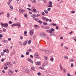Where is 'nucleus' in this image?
Masks as SVG:
<instances>
[{"label":"nucleus","instance_id":"obj_1","mask_svg":"<svg viewBox=\"0 0 76 76\" xmlns=\"http://www.w3.org/2000/svg\"><path fill=\"white\" fill-rule=\"evenodd\" d=\"M1 26L2 27H4V28H7L8 26V23H5L4 24H3V23H1Z\"/></svg>","mask_w":76,"mask_h":76},{"label":"nucleus","instance_id":"obj_2","mask_svg":"<svg viewBox=\"0 0 76 76\" xmlns=\"http://www.w3.org/2000/svg\"><path fill=\"white\" fill-rule=\"evenodd\" d=\"M33 29H31L30 30L29 34L30 36H32L34 34Z\"/></svg>","mask_w":76,"mask_h":76},{"label":"nucleus","instance_id":"obj_3","mask_svg":"<svg viewBox=\"0 0 76 76\" xmlns=\"http://www.w3.org/2000/svg\"><path fill=\"white\" fill-rule=\"evenodd\" d=\"M40 36L41 37H42V38H45V37H46L45 34L43 32L41 33Z\"/></svg>","mask_w":76,"mask_h":76},{"label":"nucleus","instance_id":"obj_4","mask_svg":"<svg viewBox=\"0 0 76 76\" xmlns=\"http://www.w3.org/2000/svg\"><path fill=\"white\" fill-rule=\"evenodd\" d=\"M59 67H60V69L61 70H63V72H66V70H64V69H63V67L62 66H61V64H60L59 65Z\"/></svg>","mask_w":76,"mask_h":76},{"label":"nucleus","instance_id":"obj_5","mask_svg":"<svg viewBox=\"0 0 76 76\" xmlns=\"http://www.w3.org/2000/svg\"><path fill=\"white\" fill-rule=\"evenodd\" d=\"M19 10L20 13H23V12H25V10H23L22 8H20V9H19Z\"/></svg>","mask_w":76,"mask_h":76},{"label":"nucleus","instance_id":"obj_6","mask_svg":"<svg viewBox=\"0 0 76 76\" xmlns=\"http://www.w3.org/2000/svg\"><path fill=\"white\" fill-rule=\"evenodd\" d=\"M12 73H13L12 71L11 70H9V72H8V74H9V75H12Z\"/></svg>","mask_w":76,"mask_h":76},{"label":"nucleus","instance_id":"obj_7","mask_svg":"<svg viewBox=\"0 0 76 76\" xmlns=\"http://www.w3.org/2000/svg\"><path fill=\"white\" fill-rule=\"evenodd\" d=\"M25 71L26 73H28L29 72V69H28V68H26L25 69Z\"/></svg>","mask_w":76,"mask_h":76},{"label":"nucleus","instance_id":"obj_8","mask_svg":"<svg viewBox=\"0 0 76 76\" xmlns=\"http://www.w3.org/2000/svg\"><path fill=\"white\" fill-rule=\"evenodd\" d=\"M9 64H10V62H7L4 65V66L6 67V66H7V65H9Z\"/></svg>","mask_w":76,"mask_h":76},{"label":"nucleus","instance_id":"obj_9","mask_svg":"<svg viewBox=\"0 0 76 76\" xmlns=\"http://www.w3.org/2000/svg\"><path fill=\"white\" fill-rule=\"evenodd\" d=\"M51 52V51L50 50H47L45 51V53L46 54H49Z\"/></svg>","mask_w":76,"mask_h":76},{"label":"nucleus","instance_id":"obj_10","mask_svg":"<svg viewBox=\"0 0 76 76\" xmlns=\"http://www.w3.org/2000/svg\"><path fill=\"white\" fill-rule=\"evenodd\" d=\"M51 30L49 31V33H53L54 31V29L53 28H50Z\"/></svg>","mask_w":76,"mask_h":76},{"label":"nucleus","instance_id":"obj_11","mask_svg":"<svg viewBox=\"0 0 76 76\" xmlns=\"http://www.w3.org/2000/svg\"><path fill=\"white\" fill-rule=\"evenodd\" d=\"M28 42V40H26V41L24 42L23 43V45L25 46L26 45V44L27 43V42Z\"/></svg>","mask_w":76,"mask_h":76},{"label":"nucleus","instance_id":"obj_12","mask_svg":"<svg viewBox=\"0 0 76 76\" xmlns=\"http://www.w3.org/2000/svg\"><path fill=\"white\" fill-rule=\"evenodd\" d=\"M34 57L35 58H38V57H39V56L38 55V54L37 53H35L34 54Z\"/></svg>","mask_w":76,"mask_h":76},{"label":"nucleus","instance_id":"obj_13","mask_svg":"<svg viewBox=\"0 0 76 76\" xmlns=\"http://www.w3.org/2000/svg\"><path fill=\"white\" fill-rule=\"evenodd\" d=\"M35 64L36 65H40L41 63H40V61H38L37 62H36Z\"/></svg>","mask_w":76,"mask_h":76},{"label":"nucleus","instance_id":"obj_14","mask_svg":"<svg viewBox=\"0 0 76 76\" xmlns=\"http://www.w3.org/2000/svg\"><path fill=\"white\" fill-rule=\"evenodd\" d=\"M48 64V63L47 62V61H45L44 63V64L42 65V66H43V67H44V66H45V65L47 64Z\"/></svg>","mask_w":76,"mask_h":76},{"label":"nucleus","instance_id":"obj_15","mask_svg":"<svg viewBox=\"0 0 76 76\" xmlns=\"http://www.w3.org/2000/svg\"><path fill=\"white\" fill-rule=\"evenodd\" d=\"M7 18H9L10 17V13H7Z\"/></svg>","mask_w":76,"mask_h":76},{"label":"nucleus","instance_id":"obj_16","mask_svg":"<svg viewBox=\"0 0 76 76\" xmlns=\"http://www.w3.org/2000/svg\"><path fill=\"white\" fill-rule=\"evenodd\" d=\"M15 26H21L19 24V23H16L15 24Z\"/></svg>","mask_w":76,"mask_h":76},{"label":"nucleus","instance_id":"obj_17","mask_svg":"<svg viewBox=\"0 0 76 76\" xmlns=\"http://www.w3.org/2000/svg\"><path fill=\"white\" fill-rule=\"evenodd\" d=\"M31 12H37V10H36V9H33V11H31Z\"/></svg>","mask_w":76,"mask_h":76},{"label":"nucleus","instance_id":"obj_18","mask_svg":"<svg viewBox=\"0 0 76 76\" xmlns=\"http://www.w3.org/2000/svg\"><path fill=\"white\" fill-rule=\"evenodd\" d=\"M44 12L45 13H46V14H48V11L47 10H44Z\"/></svg>","mask_w":76,"mask_h":76},{"label":"nucleus","instance_id":"obj_19","mask_svg":"<svg viewBox=\"0 0 76 76\" xmlns=\"http://www.w3.org/2000/svg\"><path fill=\"white\" fill-rule=\"evenodd\" d=\"M16 0L17 1L18 4H20V0Z\"/></svg>","mask_w":76,"mask_h":76},{"label":"nucleus","instance_id":"obj_20","mask_svg":"<svg viewBox=\"0 0 76 76\" xmlns=\"http://www.w3.org/2000/svg\"><path fill=\"white\" fill-rule=\"evenodd\" d=\"M50 60L51 61H54V58L53 57H52L50 58Z\"/></svg>","mask_w":76,"mask_h":76},{"label":"nucleus","instance_id":"obj_21","mask_svg":"<svg viewBox=\"0 0 76 76\" xmlns=\"http://www.w3.org/2000/svg\"><path fill=\"white\" fill-rule=\"evenodd\" d=\"M33 19H34L35 20H36V21L38 20V18H33Z\"/></svg>","mask_w":76,"mask_h":76},{"label":"nucleus","instance_id":"obj_22","mask_svg":"<svg viewBox=\"0 0 76 76\" xmlns=\"http://www.w3.org/2000/svg\"><path fill=\"white\" fill-rule=\"evenodd\" d=\"M42 18L43 20H46V17H43Z\"/></svg>","mask_w":76,"mask_h":76},{"label":"nucleus","instance_id":"obj_23","mask_svg":"<svg viewBox=\"0 0 76 76\" xmlns=\"http://www.w3.org/2000/svg\"><path fill=\"white\" fill-rule=\"evenodd\" d=\"M44 58H45V60H47L48 58V57L47 56H44Z\"/></svg>","mask_w":76,"mask_h":76},{"label":"nucleus","instance_id":"obj_24","mask_svg":"<svg viewBox=\"0 0 76 76\" xmlns=\"http://www.w3.org/2000/svg\"><path fill=\"white\" fill-rule=\"evenodd\" d=\"M32 3H36V1L35 0H31Z\"/></svg>","mask_w":76,"mask_h":76},{"label":"nucleus","instance_id":"obj_25","mask_svg":"<svg viewBox=\"0 0 76 76\" xmlns=\"http://www.w3.org/2000/svg\"><path fill=\"white\" fill-rule=\"evenodd\" d=\"M1 56H3L4 55V53H3V52H1Z\"/></svg>","mask_w":76,"mask_h":76},{"label":"nucleus","instance_id":"obj_26","mask_svg":"<svg viewBox=\"0 0 76 76\" xmlns=\"http://www.w3.org/2000/svg\"><path fill=\"white\" fill-rule=\"evenodd\" d=\"M53 7V5L52 4H50L48 6V7Z\"/></svg>","mask_w":76,"mask_h":76},{"label":"nucleus","instance_id":"obj_27","mask_svg":"<svg viewBox=\"0 0 76 76\" xmlns=\"http://www.w3.org/2000/svg\"><path fill=\"white\" fill-rule=\"evenodd\" d=\"M24 16L25 18H27V17H28V15L27 14H25Z\"/></svg>","mask_w":76,"mask_h":76},{"label":"nucleus","instance_id":"obj_28","mask_svg":"<svg viewBox=\"0 0 76 76\" xmlns=\"http://www.w3.org/2000/svg\"><path fill=\"white\" fill-rule=\"evenodd\" d=\"M3 42H4V43H7V41L5 40H3Z\"/></svg>","mask_w":76,"mask_h":76},{"label":"nucleus","instance_id":"obj_29","mask_svg":"<svg viewBox=\"0 0 76 76\" xmlns=\"http://www.w3.org/2000/svg\"><path fill=\"white\" fill-rule=\"evenodd\" d=\"M41 15L40 14H37V15H36L35 17H38V16H40Z\"/></svg>","mask_w":76,"mask_h":76},{"label":"nucleus","instance_id":"obj_30","mask_svg":"<svg viewBox=\"0 0 76 76\" xmlns=\"http://www.w3.org/2000/svg\"><path fill=\"white\" fill-rule=\"evenodd\" d=\"M27 60H28V61H30L31 60V59L30 58H27Z\"/></svg>","mask_w":76,"mask_h":76},{"label":"nucleus","instance_id":"obj_31","mask_svg":"<svg viewBox=\"0 0 76 76\" xmlns=\"http://www.w3.org/2000/svg\"><path fill=\"white\" fill-rule=\"evenodd\" d=\"M31 40H29L28 42V44H31Z\"/></svg>","mask_w":76,"mask_h":76},{"label":"nucleus","instance_id":"obj_32","mask_svg":"<svg viewBox=\"0 0 76 76\" xmlns=\"http://www.w3.org/2000/svg\"><path fill=\"white\" fill-rule=\"evenodd\" d=\"M38 22H39V23H40L41 24V23H42V21H41V20H39L38 21Z\"/></svg>","mask_w":76,"mask_h":76},{"label":"nucleus","instance_id":"obj_33","mask_svg":"<svg viewBox=\"0 0 76 76\" xmlns=\"http://www.w3.org/2000/svg\"><path fill=\"white\" fill-rule=\"evenodd\" d=\"M74 60H73V59H70L69 60L70 61H71V62H72Z\"/></svg>","mask_w":76,"mask_h":76},{"label":"nucleus","instance_id":"obj_34","mask_svg":"<svg viewBox=\"0 0 76 76\" xmlns=\"http://www.w3.org/2000/svg\"><path fill=\"white\" fill-rule=\"evenodd\" d=\"M20 39H23V36H20Z\"/></svg>","mask_w":76,"mask_h":76},{"label":"nucleus","instance_id":"obj_35","mask_svg":"<svg viewBox=\"0 0 76 76\" xmlns=\"http://www.w3.org/2000/svg\"><path fill=\"white\" fill-rule=\"evenodd\" d=\"M6 50H7V51H6V52L7 53H9V51L7 49H6Z\"/></svg>","mask_w":76,"mask_h":76},{"label":"nucleus","instance_id":"obj_36","mask_svg":"<svg viewBox=\"0 0 76 76\" xmlns=\"http://www.w3.org/2000/svg\"><path fill=\"white\" fill-rule=\"evenodd\" d=\"M9 24H12V22L11 21H10L8 22Z\"/></svg>","mask_w":76,"mask_h":76},{"label":"nucleus","instance_id":"obj_37","mask_svg":"<svg viewBox=\"0 0 76 76\" xmlns=\"http://www.w3.org/2000/svg\"><path fill=\"white\" fill-rule=\"evenodd\" d=\"M11 26L12 27H13V26H16V25L15 24H12V25H11Z\"/></svg>","mask_w":76,"mask_h":76},{"label":"nucleus","instance_id":"obj_38","mask_svg":"<svg viewBox=\"0 0 76 76\" xmlns=\"http://www.w3.org/2000/svg\"><path fill=\"white\" fill-rule=\"evenodd\" d=\"M71 13H75V12L73 11H72L71 12Z\"/></svg>","mask_w":76,"mask_h":76},{"label":"nucleus","instance_id":"obj_39","mask_svg":"<svg viewBox=\"0 0 76 76\" xmlns=\"http://www.w3.org/2000/svg\"><path fill=\"white\" fill-rule=\"evenodd\" d=\"M29 54V52H26V55H28V54Z\"/></svg>","mask_w":76,"mask_h":76},{"label":"nucleus","instance_id":"obj_40","mask_svg":"<svg viewBox=\"0 0 76 76\" xmlns=\"http://www.w3.org/2000/svg\"><path fill=\"white\" fill-rule=\"evenodd\" d=\"M73 64L72 63H71V67H73Z\"/></svg>","mask_w":76,"mask_h":76},{"label":"nucleus","instance_id":"obj_41","mask_svg":"<svg viewBox=\"0 0 76 76\" xmlns=\"http://www.w3.org/2000/svg\"><path fill=\"white\" fill-rule=\"evenodd\" d=\"M42 15H45V13H44V12H42Z\"/></svg>","mask_w":76,"mask_h":76},{"label":"nucleus","instance_id":"obj_42","mask_svg":"<svg viewBox=\"0 0 76 76\" xmlns=\"http://www.w3.org/2000/svg\"><path fill=\"white\" fill-rule=\"evenodd\" d=\"M47 24V23H43V25H46Z\"/></svg>","mask_w":76,"mask_h":76},{"label":"nucleus","instance_id":"obj_43","mask_svg":"<svg viewBox=\"0 0 76 76\" xmlns=\"http://www.w3.org/2000/svg\"><path fill=\"white\" fill-rule=\"evenodd\" d=\"M4 61V59L3 58H2V59L1 60V61L2 62H3V61Z\"/></svg>","mask_w":76,"mask_h":76},{"label":"nucleus","instance_id":"obj_44","mask_svg":"<svg viewBox=\"0 0 76 76\" xmlns=\"http://www.w3.org/2000/svg\"><path fill=\"white\" fill-rule=\"evenodd\" d=\"M10 8H11V9H13V6H10Z\"/></svg>","mask_w":76,"mask_h":76},{"label":"nucleus","instance_id":"obj_45","mask_svg":"<svg viewBox=\"0 0 76 76\" xmlns=\"http://www.w3.org/2000/svg\"><path fill=\"white\" fill-rule=\"evenodd\" d=\"M8 69L7 67L5 66L4 67V70H6L7 69Z\"/></svg>","mask_w":76,"mask_h":76},{"label":"nucleus","instance_id":"obj_46","mask_svg":"<svg viewBox=\"0 0 76 76\" xmlns=\"http://www.w3.org/2000/svg\"><path fill=\"white\" fill-rule=\"evenodd\" d=\"M12 63L13 64H16V62H15V61H13Z\"/></svg>","mask_w":76,"mask_h":76},{"label":"nucleus","instance_id":"obj_47","mask_svg":"<svg viewBox=\"0 0 76 76\" xmlns=\"http://www.w3.org/2000/svg\"><path fill=\"white\" fill-rule=\"evenodd\" d=\"M24 34H27V31H25L24 32Z\"/></svg>","mask_w":76,"mask_h":76},{"label":"nucleus","instance_id":"obj_48","mask_svg":"<svg viewBox=\"0 0 76 76\" xmlns=\"http://www.w3.org/2000/svg\"><path fill=\"white\" fill-rule=\"evenodd\" d=\"M19 44L20 45H22V42H21L20 41L19 42Z\"/></svg>","mask_w":76,"mask_h":76},{"label":"nucleus","instance_id":"obj_49","mask_svg":"<svg viewBox=\"0 0 76 76\" xmlns=\"http://www.w3.org/2000/svg\"><path fill=\"white\" fill-rule=\"evenodd\" d=\"M25 57V55H21V57H22V58H23V57Z\"/></svg>","mask_w":76,"mask_h":76},{"label":"nucleus","instance_id":"obj_50","mask_svg":"<svg viewBox=\"0 0 76 76\" xmlns=\"http://www.w3.org/2000/svg\"><path fill=\"white\" fill-rule=\"evenodd\" d=\"M35 16V15H31V17L32 18H34Z\"/></svg>","mask_w":76,"mask_h":76},{"label":"nucleus","instance_id":"obj_51","mask_svg":"<svg viewBox=\"0 0 76 76\" xmlns=\"http://www.w3.org/2000/svg\"><path fill=\"white\" fill-rule=\"evenodd\" d=\"M64 58H66V59L68 58V57H67V56H64Z\"/></svg>","mask_w":76,"mask_h":76},{"label":"nucleus","instance_id":"obj_52","mask_svg":"<svg viewBox=\"0 0 76 76\" xmlns=\"http://www.w3.org/2000/svg\"><path fill=\"white\" fill-rule=\"evenodd\" d=\"M50 10L51 8H48L47 9V10H48V11H50Z\"/></svg>","mask_w":76,"mask_h":76},{"label":"nucleus","instance_id":"obj_53","mask_svg":"<svg viewBox=\"0 0 76 76\" xmlns=\"http://www.w3.org/2000/svg\"><path fill=\"white\" fill-rule=\"evenodd\" d=\"M37 75H39H39H41V73H40V72H38L37 73Z\"/></svg>","mask_w":76,"mask_h":76},{"label":"nucleus","instance_id":"obj_54","mask_svg":"<svg viewBox=\"0 0 76 76\" xmlns=\"http://www.w3.org/2000/svg\"><path fill=\"white\" fill-rule=\"evenodd\" d=\"M31 7V5L30 4L28 5V7Z\"/></svg>","mask_w":76,"mask_h":76},{"label":"nucleus","instance_id":"obj_55","mask_svg":"<svg viewBox=\"0 0 76 76\" xmlns=\"http://www.w3.org/2000/svg\"><path fill=\"white\" fill-rule=\"evenodd\" d=\"M31 70H34V68L33 67H31Z\"/></svg>","mask_w":76,"mask_h":76},{"label":"nucleus","instance_id":"obj_56","mask_svg":"<svg viewBox=\"0 0 76 76\" xmlns=\"http://www.w3.org/2000/svg\"><path fill=\"white\" fill-rule=\"evenodd\" d=\"M6 51H7L6 49L5 50H3L4 53H5V52H6Z\"/></svg>","mask_w":76,"mask_h":76},{"label":"nucleus","instance_id":"obj_57","mask_svg":"<svg viewBox=\"0 0 76 76\" xmlns=\"http://www.w3.org/2000/svg\"><path fill=\"white\" fill-rule=\"evenodd\" d=\"M49 4H52V2L51 1H49Z\"/></svg>","mask_w":76,"mask_h":76},{"label":"nucleus","instance_id":"obj_58","mask_svg":"<svg viewBox=\"0 0 76 76\" xmlns=\"http://www.w3.org/2000/svg\"><path fill=\"white\" fill-rule=\"evenodd\" d=\"M6 29L3 28V31H4V32H5L6 31Z\"/></svg>","mask_w":76,"mask_h":76},{"label":"nucleus","instance_id":"obj_59","mask_svg":"<svg viewBox=\"0 0 76 76\" xmlns=\"http://www.w3.org/2000/svg\"><path fill=\"white\" fill-rule=\"evenodd\" d=\"M30 61L31 63H32V64H33L34 62H33V61L32 60H31V61Z\"/></svg>","mask_w":76,"mask_h":76},{"label":"nucleus","instance_id":"obj_60","mask_svg":"<svg viewBox=\"0 0 76 76\" xmlns=\"http://www.w3.org/2000/svg\"><path fill=\"white\" fill-rule=\"evenodd\" d=\"M64 48H65V49H66V50H68V48H67V47L65 46Z\"/></svg>","mask_w":76,"mask_h":76},{"label":"nucleus","instance_id":"obj_61","mask_svg":"<svg viewBox=\"0 0 76 76\" xmlns=\"http://www.w3.org/2000/svg\"><path fill=\"white\" fill-rule=\"evenodd\" d=\"M29 14H30V15H32V12H29Z\"/></svg>","mask_w":76,"mask_h":76},{"label":"nucleus","instance_id":"obj_62","mask_svg":"<svg viewBox=\"0 0 76 76\" xmlns=\"http://www.w3.org/2000/svg\"><path fill=\"white\" fill-rule=\"evenodd\" d=\"M67 75L68 76H71L70 74H69V73H67Z\"/></svg>","mask_w":76,"mask_h":76},{"label":"nucleus","instance_id":"obj_63","mask_svg":"<svg viewBox=\"0 0 76 76\" xmlns=\"http://www.w3.org/2000/svg\"><path fill=\"white\" fill-rule=\"evenodd\" d=\"M7 4H8L9 5V4H10V2H8V3H7Z\"/></svg>","mask_w":76,"mask_h":76},{"label":"nucleus","instance_id":"obj_64","mask_svg":"<svg viewBox=\"0 0 76 76\" xmlns=\"http://www.w3.org/2000/svg\"><path fill=\"white\" fill-rule=\"evenodd\" d=\"M3 13H4V12H1V13H0V15H2V14H3Z\"/></svg>","mask_w":76,"mask_h":76}]
</instances>
